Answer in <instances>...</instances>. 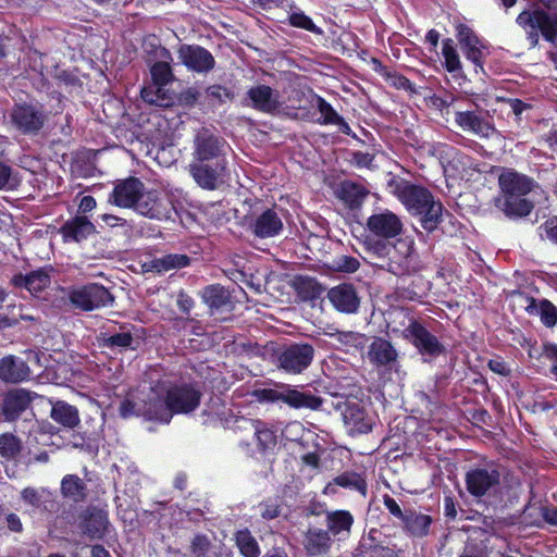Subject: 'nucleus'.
Here are the masks:
<instances>
[{"label": "nucleus", "instance_id": "aec40b11", "mask_svg": "<svg viewBox=\"0 0 557 557\" xmlns=\"http://www.w3.org/2000/svg\"><path fill=\"white\" fill-rule=\"evenodd\" d=\"M455 122L463 132L480 138H490L497 133L495 127L487 120L473 111L456 112Z\"/></svg>", "mask_w": 557, "mask_h": 557}, {"label": "nucleus", "instance_id": "473e14b6", "mask_svg": "<svg viewBox=\"0 0 557 557\" xmlns=\"http://www.w3.org/2000/svg\"><path fill=\"white\" fill-rule=\"evenodd\" d=\"M50 417L57 423L69 429L76 428L81 422L76 407L63 400H58L52 405Z\"/></svg>", "mask_w": 557, "mask_h": 557}, {"label": "nucleus", "instance_id": "a18cd8bd", "mask_svg": "<svg viewBox=\"0 0 557 557\" xmlns=\"http://www.w3.org/2000/svg\"><path fill=\"white\" fill-rule=\"evenodd\" d=\"M333 483L345 488L357 491L363 496L367 494V482L356 472H344L334 478Z\"/></svg>", "mask_w": 557, "mask_h": 557}, {"label": "nucleus", "instance_id": "0e129e2a", "mask_svg": "<svg viewBox=\"0 0 557 557\" xmlns=\"http://www.w3.org/2000/svg\"><path fill=\"white\" fill-rule=\"evenodd\" d=\"M259 508H260V513H261L262 518H264L267 520L274 519L280 513L278 506L271 502H264V503L260 504Z\"/></svg>", "mask_w": 557, "mask_h": 557}, {"label": "nucleus", "instance_id": "6ab92c4d", "mask_svg": "<svg viewBox=\"0 0 557 557\" xmlns=\"http://www.w3.org/2000/svg\"><path fill=\"white\" fill-rule=\"evenodd\" d=\"M248 228L258 238H270L283 231V221L274 209H267L250 220Z\"/></svg>", "mask_w": 557, "mask_h": 557}, {"label": "nucleus", "instance_id": "6e6552de", "mask_svg": "<svg viewBox=\"0 0 557 557\" xmlns=\"http://www.w3.org/2000/svg\"><path fill=\"white\" fill-rule=\"evenodd\" d=\"M404 335L422 356L435 358L445 351L438 338L418 321H411Z\"/></svg>", "mask_w": 557, "mask_h": 557}, {"label": "nucleus", "instance_id": "bf43d9fd", "mask_svg": "<svg viewBox=\"0 0 557 557\" xmlns=\"http://www.w3.org/2000/svg\"><path fill=\"white\" fill-rule=\"evenodd\" d=\"M206 96L213 104L225 102L230 98L228 90L220 85L208 87Z\"/></svg>", "mask_w": 557, "mask_h": 557}, {"label": "nucleus", "instance_id": "7c9ffc66", "mask_svg": "<svg viewBox=\"0 0 557 557\" xmlns=\"http://www.w3.org/2000/svg\"><path fill=\"white\" fill-rule=\"evenodd\" d=\"M95 232V225L83 215L69 220L62 227L61 233L65 242H82Z\"/></svg>", "mask_w": 557, "mask_h": 557}, {"label": "nucleus", "instance_id": "39448f33", "mask_svg": "<svg viewBox=\"0 0 557 557\" xmlns=\"http://www.w3.org/2000/svg\"><path fill=\"white\" fill-rule=\"evenodd\" d=\"M499 467L493 462L472 467L466 474L468 492L474 497L490 495L500 484Z\"/></svg>", "mask_w": 557, "mask_h": 557}, {"label": "nucleus", "instance_id": "cd10ccee", "mask_svg": "<svg viewBox=\"0 0 557 557\" xmlns=\"http://www.w3.org/2000/svg\"><path fill=\"white\" fill-rule=\"evenodd\" d=\"M377 530H370L368 536L362 537L355 549V557H397L393 548L383 546L377 542Z\"/></svg>", "mask_w": 557, "mask_h": 557}, {"label": "nucleus", "instance_id": "f03ea898", "mask_svg": "<svg viewBox=\"0 0 557 557\" xmlns=\"http://www.w3.org/2000/svg\"><path fill=\"white\" fill-rule=\"evenodd\" d=\"M389 188L411 214L422 215L421 224L426 231H433L442 220L443 207L434 200L424 187L406 180L392 181Z\"/></svg>", "mask_w": 557, "mask_h": 557}, {"label": "nucleus", "instance_id": "f3484780", "mask_svg": "<svg viewBox=\"0 0 557 557\" xmlns=\"http://www.w3.org/2000/svg\"><path fill=\"white\" fill-rule=\"evenodd\" d=\"M327 299L342 313H356L360 307V297L354 285L343 283L327 292Z\"/></svg>", "mask_w": 557, "mask_h": 557}, {"label": "nucleus", "instance_id": "603ef678", "mask_svg": "<svg viewBox=\"0 0 557 557\" xmlns=\"http://www.w3.org/2000/svg\"><path fill=\"white\" fill-rule=\"evenodd\" d=\"M511 300L515 307L524 310L529 315H536V300L533 297L522 293L513 292L511 294Z\"/></svg>", "mask_w": 557, "mask_h": 557}, {"label": "nucleus", "instance_id": "72a5a7b5", "mask_svg": "<svg viewBox=\"0 0 557 557\" xmlns=\"http://www.w3.org/2000/svg\"><path fill=\"white\" fill-rule=\"evenodd\" d=\"M405 530L412 536L423 537L429 534L430 527L433 522L429 515L414 510L407 511L403 517Z\"/></svg>", "mask_w": 557, "mask_h": 557}, {"label": "nucleus", "instance_id": "4c0bfd02", "mask_svg": "<svg viewBox=\"0 0 557 557\" xmlns=\"http://www.w3.org/2000/svg\"><path fill=\"white\" fill-rule=\"evenodd\" d=\"M368 194L363 186L352 182L342 183L338 189V197L351 209L360 207Z\"/></svg>", "mask_w": 557, "mask_h": 557}, {"label": "nucleus", "instance_id": "774afa93", "mask_svg": "<svg viewBox=\"0 0 557 557\" xmlns=\"http://www.w3.org/2000/svg\"><path fill=\"white\" fill-rule=\"evenodd\" d=\"M542 517L547 523L557 527V508L556 507H554V506L543 507L542 508Z\"/></svg>", "mask_w": 557, "mask_h": 557}, {"label": "nucleus", "instance_id": "412c9836", "mask_svg": "<svg viewBox=\"0 0 557 557\" xmlns=\"http://www.w3.org/2000/svg\"><path fill=\"white\" fill-rule=\"evenodd\" d=\"M33 394L26 389L17 388L8 392L2 401V414L5 421H15L29 407Z\"/></svg>", "mask_w": 557, "mask_h": 557}, {"label": "nucleus", "instance_id": "9b49d317", "mask_svg": "<svg viewBox=\"0 0 557 557\" xmlns=\"http://www.w3.org/2000/svg\"><path fill=\"white\" fill-rule=\"evenodd\" d=\"M314 355V349L309 344H293L285 347L278 355V366L288 373H301L306 370Z\"/></svg>", "mask_w": 557, "mask_h": 557}, {"label": "nucleus", "instance_id": "864d4df0", "mask_svg": "<svg viewBox=\"0 0 557 557\" xmlns=\"http://www.w3.org/2000/svg\"><path fill=\"white\" fill-rule=\"evenodd\" d=\"M317 103L322 119L320 120V123L333 124L334 122L339 121V115L337 114V112L323 98L318 97Z\"/></svg>", "mask_w": 557, "mask_h": 557}, {"label": "nucleus", "instance_id": "f704fd0d", "mask_svg": "<svg viewBox=\"0 0 557 557\" xmlns=\"http://www.w3.org/2000/svg\"><path fill=\"white\" fill-rule=\"evenodd\" d=\"M202 300L213 311L231 308V296L221 285H211L201 293Z\"/></svg>", "mask_w": 557, "mask_h": 557}, {"label": "nucleus", "instance_id": "20e7f679", "mask_svg": "<svg viewBox=\"0 0 557 557\" xmlns=\"http://www.w3.org/2000/svg\"><path fill=\"white\" fill-rule=\"evenodd\" d=\"M255 396L259 401L275 403L283 401L294 409L319 410L323 399L310 393L300 392L289 385L281 384L275 388H262L255 391Z\"/></svg>", "mask_w": 557, "mask_h": 557}, {"label": "nucleus", "instance_id": "2eb2a0df", "mask_svg": "<svg viewBox=\"0 0 557 557\" xmlns=\"http://www.w3.org/2000/svg\"><path fill=\"white\" fill-rule=\"evenodd\" d=\"M188 172L198 186L203 189L214 190L222 182L225 172V160H218L214 164L193 161L188 165Z\"/></svg>", "mask_w": 557, "mask_h": 557}, {"label": "nucleus", "instance_id": "4468645a", "mask_svg": "<svg viewBox=\"0 0 557 557\" xmlns=\"http://www.w3.org/2000/svg\"><path fill=\"white\" fill-rule=\"evenodd\" d=\"M177 58L189 71L196 73H208L215 65L212 53L198 45H181Z\"/></svg>", "mask_w": 557, "mask_h": 557}, {"label": "nucleus", "instance_id": "ea45409f", "mask_svg": "<svg viewBox=\"0 0 557 557\" xmlns=\"http://www.w3.org/2000/svg\"><path fill=\"white\" fill-rule=\"evenodd\" d=\"M140 95L149 104L166 108L173 103V97L169 90L164 89V85L153 83L151 86L144 87Z\"/></svg>", "mask_w": 557, "mask_h": 557}, {"label": "nucleus", "instance_id": "423d86ee", "mask_svg": "<svg viewBox=\"0 0 557 557\" xmlns=\"http://www.w3.org/2000/svg\"><path fill=\"white\" fill-rule=\"evenodd\" d=\"M70 302L83 311H91L108 305L114 300L111 293L99 284H88L73 288L67 294Z\"/></svg>", "mask_w": 557, "mask_h": 557}, {"label": "nucleus", "instance_id": "052dcab7", "mask_svg": "<svg viewBox=\"0 0 557 557\" xmlns=\"http://www.w3.org/2000/svg\"><path fill=\"white\" fill-rule=\"evenodd\" d=\"M101 221L109 227H125L127 228L128 231H132L133 230V225L125 219L123 218H120V216H116V215H113V214H108V213H104L100 216Z\"/></svg>", "mask_w": 557, "mask_h": 557}, {"label": "nucleus", "instance_id": "de8ad7c7", "mask_svg": "<svg viewBox=\"0 0 557 557\" xmlns=\"http://www.w3.org/2000/svg\"><path fill=\"white\" fill-rule=\"evenodd\" d=\"M442 46V54L445 59L446 70L450 73L459 71L461 63L454 40L450 38L444 39Z\"/></svg>", "mask_w": 557, "mask_h": 557}, {"label": "nucleus", "instance_id": "6e6d98bb", "mask_svg": "<svg viewBox=\"0 0 557 557\" xmlns=\"http://www.w3.org/2000/svg\"><path fill=\"white\" fill-rule=\"evenodd\" d=\"M395 249H396L395 246H393L389 243H386L384 240H381V239L369 242V244H368L369 253L374 257H377V258L387 257Z\"/></svg>", "mask_w": 557, "mask_h": 557}, {"label": "nucleus", "instance_id": "dca6fc26", "mask_svg": "<svg viewBox=\"0 0 557 557\" xmlns=\"http://www.w3.org/2000/svg\"><path fill=\"white\" fill-rule=\"evenodd\" d=\"M248 106L263 113L275 114L282 108L281 95L268 85H257L247 91Z\"/></svg>", "mask_w": 557, "mask_h": 557}, {"label": "nucleus", "instance_id": "37998d69", "mask_svg": "<svg viewBox=\"0 0 557 557\" xmlns=\"http://www.w3.org/2000/svg\"><path fill=\"white\" fill-rule=\"evenodd\" d=\"M22 441L12 433L0 434V457L14 460L22 451Z\"/></svg>", "mask_w": 557, "mask_h": 557}, {"label": "nucleus", "instance_id": "2f4dec72", "mask_svg": "<svg viewBox=\"0 0 557 557\" xmlns=\"http://www.w3.org/2000/svg\"><path fill=\"white\" fill-rule=\"evenodd\" d=\"M13 284L26 288L30 294H38L50 284V275L47 270L39 269L26 275H15Z\"/></svg>", "mask_w": 557, "mask_h": 557}, {"label": "nucleus", "instance_id": "c03bdc74", "mask_svg": "<svg viewBox=\"0 0 557 557\" xmlns=\"http://www.w3.org/2000/svg\"><path fill=\"white\" fill-rule=\"evenodd\" d=\"M21 497L24 503L34 508H46V503L51 500V493L45 487H26L22 491Z\"/></svg>", "mask_w": 557, "mask_h": 557}, {"label": "nucleus", "instance_id": "c756f323", "mask_svg": "<svg viewBox=\"0 0 557 557\" xmlns=\"http://www.w3.org/2000/svg\"><path fill=\"white\" fill-rule=\"evenodd\" d=\"M239 428L250 429L253 431L258 447L261 450H273L276 446V435L264 422L260 420H251L242 418L238 420Z\"/></svg>", "mask_w": 557, "mask_h": 557}, {"label": "nucleus", "instance_id": "9d476101", "mask_svg": "<svg viewBox=\"0 0 557 557\" xmlns=\"http://www.w3.org/2000/svg\"><path fill=\"white\" fill-rule=\"evenodd\" d=\"M144 188V183L137 177L131 176L117 181L109 195L108 201L116 207L133 209L136 212V207L139 203L138 200Z\"/></svg>", "mask_w": 557, "mask_h": 557}, {"label": "nucleus", "instance_id": "393cba45", "mask_svg": "<svg viewBox=\"0 0 557 557\" xmlns=\"http://www.w3.org/2000/svg\"><path fill=\"white\" fill-rule=\"evenodd\" d=\"M302 544L307 555L313 557L327 554L333 541L326 530L309 528L305 533Z\"/></svg>", "mask_w": 557, "mask_h": 557}, {"label": "nucleus", "instance_id": "a211bd4d", "mask_svg": "<svg viewBox=\"0 0 557 557\" xmlns=\"http://www.w3.org/2000/svg\"><path fill=\"white\" fill-rule=\"evenodd\" d=\"M367 226L372 234L381 238H394L403 231L400 219L389 210L372 214L367 221Z\"/></svg>", "mask_w": 557, "mask_h": 557}, {"label": "nucleus", "instance_id": "e433bc0d", "mask_svg": "<svg viewBox=\"0 0 557 557\" xmlns=\"http://www.w3.org/2000/svg\"><path fill=\"white\" fill-rule=\"evenodd\" d=\"M189 264V258L186 255L171 253L161 258H156L145 264L147 271L164 273L171 270L182 269Z\"/></svg>", "mask_w": 557, "mask_h": 557}, {"label": "nucleus", "instance_id": "a878e982", "mask_svg": "<svg viewBox=\"0 0 557 557\" xmlns=\"http://www.w3.org/2000/svg\"><path fill=\"white\" fill-rule=\"evenodd\" d=\"M325 523L330 535L337 540H345L350 534L354 517L347 510L326 511Z\"/></svg>", "mask_w": 557, "mask_h": 557}, {"label": "nucleus", "instance_id": "3c124183", "mask_svg": "<svg viewBox=\"0 0 557 557\" xmlns=\"http://www.w3.org/2000/svg\"><path fill=\"white\" fill-rule=\"evenodd\" d=\"M537 315L541 321L548 327L554 326L557 323V309L548 300L543 299L536 305Z\"/></svg>", "mask_w": 557, "mask_h": 557}, {"label": "nucleus", "instance_id": "1a4fd4ad", "mask_svg": "<svg viewBox=\"0 0 557 557\" xmlns=\"http://www.w3.org/2000/svg\"><path fill=\"white\" fill-rule=\"evenodd\" d=\"M335 409L341 411L343 421L349 433L363 434L372 429V420L367 414L364 408L356 399H345L334 405Z\"/></svg>", "mask_w": 557, "mask_h": 557}, {"label": "nucleus", "instance_id": "5fc2aeb1", "mask_svg": "<svg viewBox=\"0 0 557 557\" xmlns=\"http://www.w3.org/2000/svg\"><path fill=\"white\" fill-rule=\"evenodd\" d=\"M289 22L293 26L310 30L312 33H321V30L314 25L312 20L305 15L302 12H294L289 15Z\"/></svg>", "mask_w": 557, "mask_h": 557}, {"label": "nucleus", "instance_id": "69168bd1", "mask_svg": "<svg viewBox=\"0 0 557 557\" xmlns=\"http://www.w3.org/2000/svg\"><path fill=\"white\" fill-rule=\"evenodd\" d=\"M388 79H389L391 84L394 87H396L397 89H404V90L414 92L412 84L405 76H401L398 74H393V75H388Z\"/></svg>", "mask_w": 557, "mask_h": 557}, {"label": "nucleus", "instance_id": "4d7b16f0", "mask_svg": "<svg viewBox=\"0 0 557 557\" xmlns=\"http://www.w3.org/2000/svg\"><path fill=\"white\" fill-rule=\"evenodd\" d=\"M434 154L438 158L443 166L450 164L457 156V150L448 145L438 144L433 148Z\"/></svg>", "mask_w": 557, "mask_h": 557}, {"label": "nucleus", "instance_id": "f8f14e48", "mask_svg": "<svg viewBox=\"0 0 557 557\" xmlns=\"http://www.w3.org/2000/svg\"><path fill=\"white\" fill-rule=\"evenodd\" d=\"M225 141L208 128L199 129L194 138V161L208 162L224 160L222 158Z\"/></svg>", "mask_w": 557, "mask_h": 557}, {"label": "nucleus", "instance_id": "c9c22d12", "mask_svg": "<svg viewBox=\"0 0 557 557\" xmlns=\"http://www.w3.org/2000/svg\"><path fill=\"white\" fill-rule=\"evenodd\" d=\"M61 494L74 503L83 502L87 495L86 483L75 474H66L61 481Z\"/></svg>", "mask_w": 557, "mask_h": 557}, {"label": "nucleus", "instance_id": "680f3d73", "mask_svg": "<svg viewBox=\"0 0 557 557\" xmlns=\"http://www.w3.org/2000/svg\"><path fill=\"white\" fill-rule=\"evenodd\" d=\"M14 184L11 168L0 162V189L11 188Z\"/></svg>", "mask_w": 557, "mask_h": 557}, {"label": "nucleus", "instance_id": "4be33fe9", "mask_svg": "<svg viewBox=\"0 0 557 557\" xmlns=\"http://www.w3.org/2000/svg\"><path fill=\"white\" fill-rule=\"evenodd\" d=\"M456 29L459 45L467 59L482 67L483 45L480 39L476 37L474 32L465 24H458Z\"/></svg>", "mask_w": 557, "mask_h": 557}, {"label": "nucleus", "instance_id": "79ce46f5", "mask_svg": "<svg viewBox=\"0 0 557 557\" xmlns=\"http://www.w3.org/2000/svg\"><path fill=\"white\" fill-rule=\"evenodd\" d=\"M236 545L244 557H259L260 548L258 542L247 530H239L235 534Z\"/></svg>", "mask_w": 557, "mask_h": 557}, {"label": "nucleus", "instance_id": "c85d7f7f", "mask_svg": "<svg viewBox=\"0 0 557 557\" xmlns=\"http://www.w3.org/2000/svg\"><path fill=\"white\" fill-rule=\"evenodd\" d=\"M30 374L27 363L16 357L9 356L0 360V379L4 382L18 383Z\"/></svg>", "mask_w": 557, "mask_h": 557}, {"label": "nucleus", "instance_id": "49530a36", "mask_svg": "<svg viewBox=\"0 0 557 557\" xmlns=\"http://www.w3.org/2000/svg\"><path fill=\"white\" fill-rule=\"evenodd\" d=\"M101 346L110 349H127L134 348V337L129 331H123L115 334H103L101 339Z\"/></svg>", "mask_w": 557, "mask_h": 557}, {"label": "nucleus", "instance_id": "b1692460", "mask_svg": "<svg viewBox=\"0 0 557 557\" xmlns=\"http://www.w3.org/2000/svg\"><path fill=\"white\" fill-rule=\"evenodd\" d=\"M498 184L502 190V195H528L534 187V182L532 180L512 170L504 171L498 177Z\"/></svg>", "mask_w": 557, "mask_h": 557}, {"label": "nucleus", "instance_id": "338daca9", "mask_svg": "<svg viewBox=\"0 0 557 557\" xmlns=\"http://www.w3.org/2000/svg\"><path fill=\"white\" fill-rule=\"evenodd\" d=\"M544 234L549 240L557 244V218L548 219L543 225Z\"/></svg>", "mask_w": 557, "mask_h": 557}, {"label": "nucleus", "instance_id": "09e8293b", "mask_svg": "<svg viewBox=\"0 0 557 557\" xmlns=\"http://www.w3.org/2000/svg\"><path fill=\"white\" fill-rule=\"evenodd\" d=\"M150 73L152 77V82L156 85H168L174 79V75L171 69V65L166 61L156 62L150 67Z\"/></svg>", "mask_w": 557, "mask_h": 557}, {"label": "nucleus", "instance_id": "13d9d810", "mask_svg": "<svg viewBox=\"0 0 557 557\" xmlns=\"http://www.w3.org/2000/svg\"><path fill=\"white\" fill-rule=\"evenodd\" d=\"M359 261L350 256H341L334 260V268L337 271L352 273L359 268Z\"/></svg>", "mask_w": 557, "mask_h": 557}, {"label": "nucleus", "instance_id": "8fccbe9b", "mask_svg": "<svg viewBox=\"0 0 557 557\" xmlns=\"http://www.w3.org/2000/svg\"><path fill=\"white\" fill-rule=\"evenodd\" d=\"M295 286L297 292L306 299L315 298L321 293V286L310 277H298Z\"/></svg>", "mask_w": 557, "mask_h": 557}, {"label": "nucleus", "instance_id": "ddd939ff", "mask_svg": "<svg viewBox=\"0 0 557 557\" xmlns=\"http://www.w3.org/2000/svg\"><path fill=\"white\" fill-rule=\"evenodd\" d=\"M10 117L13 125L23 134L37 133L47 119L42 109L33 104H16Z\"/></svg>", "mask_w": 557, "mask_h": 557}, {"label": "nucleus", "instance_id": "bb28decb", "mask_svg": "<svg viewBox=\"0 0 557 557\" xmlns=\"http://www.w3.org/2000/svg\"><path fill=\"white\" fill-rule=\"evenodd\" d=\"M367 357L372 364L386 367L397 360L398 354L391 342L376 337L370 344Z\"/></svg>", "mask_w": 557, "mask_h": 557}, {"label": "nucleus", "instance_id": "5701e85b", "mask_svg": "<svg viewBox=\"0 0 557 557\" xmlns=\"http://www.w3.org/2000/svg\"><path fill=\"white\" fill-rule=\"evenodd\" d=\"M495 206L507 216H525L533 209L527 194L500 195L495 198Z\"/></svg>", "mask_w": 557, "mask_h": 557}, {"label": "nucleus", "instance_id": "58836bf2", "mask_svg": "<svg viewBox=\"0 0 557 557\" xmlns=\"http://www.w3.org/2000/svg\"><path fill=\"white\" fill-rule=\"evenodd\" d=\"M108 517L102 510H92L85 518L84 532L92 539L102 537L108 529Z\"/></svg>", "mask_w": 557, "mask_h": 557}, {"label": "nucleus", "instance_id": "a19ab883", "mask_svg": "<svg viewBox=\"0 0 557 557\" xmlns=\"http://www.w3.org/2000/svg\"><path fill=\"white\" fill-rule=\"evenodd\" d=\"M326 334L337 343L338 347L344 348L346 351H349L351 348L361 349L366 343V335L358 332L335 331Z\"/></svg>", "mask_w": 557, "mask_h": 557}, {"label": "nucleus", "instance_id": "0eeeda50", "mask_svg": "<svg viewBox=\"0 0 557 557\" xmlns=\"http://www.w3.org/2000/svg\"><path fill=\"white\" fill-rule=\"evenodd\" d=\"M137 203L136 212L151 220H170L174 210L170 198L156 189L144 188Z\"/></svg>", "mask_w": 557, "mask_h": 557}, {"label": "nucleus", "instance_id": "7ed1b4c3", "mask_svg": "<svg viewBox=\"0 0 557 557\" xmlns=\"http://www.w3.org/2000/svg\"><path fill=\"white\" fill-rule=\"evenodd\" d=\"M516 23L524 32L531 48L539 45L540 35L557 46V13L543 9L525 10L517 16Z\"/></svg>", "mask_w": 557, "mask_h": 557}, {"label": "nucleus", "instance_id": "f257e3e1", "mask_svg": "<svg viewBox=\"0 0 557 557\" xmlns=\"http://www.w3.org/2000/svg\"><path fill=\"white\" fill-rule=\"evenodd\" d=\"M201 392L193 384L158 383L147 391L131 393L120 405L124 419L143 417L146 420L170 423L174 414L189 413L198 408Z\"/></svg>", "mask_w": 557, "mask_h": 557}, {"label": "nucleus", "instance_id": "e2e57ef3", "mask_svg": "<svg viewBox=\"0 0 557 557\" xmlns=\"http://www.w3.org/2000/svg\"><path fill=\"white\" fill-rule=\"evenodd\" d=\"M373 159H374L373 154L368 153V152L356 151L352 153V162L358 168L370 169L372 166Z\"/></svg>", "mask_w": 557, "mask_h": 557}]
</instances>
